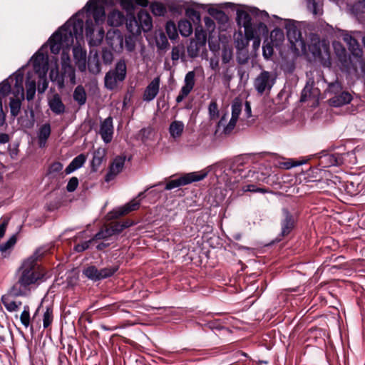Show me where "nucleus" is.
<instances>
[{"label":"nucleus","instance_id":"4","mask_svg":"<svg viewBox=\"0 0 365 365\" xmlns=\"http://www.w3.org/2000/svg\"><path fill=\"white\" fill-rule=\"evenodd\" d=\"M343 40L346 43L353 57L356 58L355 62L351 61L353 69L356 72L359 68L361 73H365V61L363 58V51L357 41L348 33L343 34Z\"/></svg>","mask_w":365,"mask_h":365},{"label":"nucleus","instance_id":"32","mask_svg":"<svg viewBox=\"0 0 365 365\" xmlns=\"http://www.w3.org/2000/svg\"><path fill=\"white\" fill-rule=\"evenodd\" d=\"M184 130V123L182 121L175 120L170 125L169 132L173 138L181 136Z\"/></svg>","mask_w":365,"mask_h":365},{"label":"nucleus","instance_id":"57","mask_svg":"<svg viewBox=\"0 0 365 365\" xmlns=\"http://www.w3.org/2000/svg\"><path fill=\"white\" fill-rule=\"evenodd\" d=\"M111 236L113 235H111L109 227H106V229L101 230L98 232H97L93 237V241L96 240H104L108 239Z\"/></svg>","mask_w":365,"mask_h":365},{"label":"nucleus","instance_id":"5","mask_svg":"<svg viewBox=\"0 0 365 365\" xmlns=\"http://www.w3.org/2000/svg\"><path fill=\"white\" fill-rule=\"evenodd\" d=\"M48 43L51 52L53 54H58L61 50L69 48L73 43L71 34L63 33L58 29L49 38Z\"/></svg>","mask_w":365,"mask_h":365},{"label":"nucleus","instance_id":"8","mask_svg":"<svg viewBox=\"0 0 365 365\" xmlns=\"http://www.w3.org/2000/svg\"><path fill=\"white\" fill-rule=\"evenodd\" d=\"M206 176L207 173L204 171L190 173L178 179L170 180L165 185V190H170L193 182H197L203 180Z\"/></svg>","mask_w":365,"mask_h":365},{"label":"nucleus","instance_id":"43","mask_svg":"<svg viewBox=\"0 0 365 365\" xmlns=\"http://www.w3.org/2000/svg\"><path fill=\"white\" fill-rule=\"evenodd\" d=\"M245 40V43H242V46H247L250 40H252L255 37V31L252 27V24L244 26Z\"/></svg>","mask_w":365,"mask_h":365},{"label":"nucleus","instance_id":"9","mask_svg":"<svg viewBox=\"0 0 365 365\" xmlns=\"http://www.w3.org/2000/svg\"><path fill=\"white\" fill-rule=\"evenodd\" d=\"M59 29L63 33L71 34V38L73 40L74 37L76 38H78V36L82 35L83 29V19L72 17Z\"/></svg>","mask_w":365,"mask_h":365},{"label":"nucleus","instance_id":"33","mask_svg":"<svg viewBox=\"0 0 365 365\" xmlns=\"http://www.w3.org/2000/svg\"><path fill=\"white\" fill-rule=\"evenodd\" d=\"M73 99L79 106H83L86 102V93L82 86H78L73 92Z\"/></svg>","mask_w":365,"mask_h":365},{"label":"nucleus","instance_id":"47","mask_svg":"<svg viewBox=\"0 0 365 365\" xmlns=\"http://www.w3.org/2000/svg\"><path fill=\"white\" fill-rule=\"evenodd\" d=\"M287 36L290 41L294 43V41H297L301 38V34L295 26L287 27Z\"/></svg>","mask_w":365,"mask_h":365},{"label":"nucleus","instance_id":"2","mask_svg":"<svg viewBox=\"0 0 365 365\" xmlns=\"http://www.w3.org/2000/svg\"><path fill=\"white\" fill-rule=\"evenodd\" d=\"M83 9L86 13L85 34L91 46H99L104 37L103 24L106 19L104 7L99 0H89Z\"/></svg>","mask_w":365,"mask_h":365},{"label":"nucleus","instance_id":"15","mask_svg":"<svg viewBox=\"0 0 365 365\" xmlns=\"http://www.w3.org/2000/svg\"><path fill=\"white\" fill-rule=\"evenodd\" d=\"M140 205V200L137 198H133L129 202L125 204V205L120 207L112 212L113 217L118 218L120 216L125 215L132 211L137 210Z\"/></svg>","mask_w":365,"mask_h":365},{"label":"nucleus","instance_id":"40","mask_svg":"<svg viewBox=\"0 0 365 365\" xmlns=\"http://www.w3.org/2000/svg\"><path fill=\"white\" fill-rule=\"evenodd\" d=\"M49 77L51 81L52 82L56 83L59 88H64L63 81L62 79V76H61L58 68H56L55 69H51L49 73Z\"/></svg>","mask_w":365,"mask_h":365},{"label":"nucleus","instance_id":"64","mask_svg":"<svg viewBox=\"0 0 365 365\" xmlns=\"http://www.w3.org/2000/svg\"><path fill=\"white\" fill-rule=\"evenodd\" d=\"M93 242V238L88 240V241H85L82 243H80V244H78L76 245H75L74 247V250L77 252H83L85 250H86L90 245Z\"/></svg>","mask_w":365,"mask_h":365},{"label":"nucleus","instance_id":"61","mask_svg":"<svg viewBox=\"0 0 365 365\" xmlns=\"http://www.w3.org/2000/svg\"><path fill=\"white\" fill-rule=\"evenodd\" d=\"M10 220V217H3L0 220V238H2L6 230L7 226L9 225Z\"/></svg>","mask_w":365,"mask_h":365},{"label":"nucleus","instance_id":"27","mask_svg":"<svg viewBox=\"0 0 365 365\" xmlns=\"http://www.w3.org/2000/svg\"><path fill=\"white\" fill-rule=\"evenodd\" d=\"M125 17L122 12L118 10H113L108 16L107 21L111 26H119L123 24Z\"/></svg>","mask_w":365,"mask_h":365},{"label":"nucleus","instance_id":"16","mask_svg":"<svg viewBox=\"0 0 365 365\" xmlns=\"http://www.w3.org/2000/svg\"><path fill=\"white\" fill-rule=\"evenodd\" d=\"M32 64L36 73L38 74H46L48 71L47 58L43 53H36L32 57Z\"/></svg>","mask_w":365,"mask_h":365},{"label":"nucleus","instance_id":"20","mask_svg":"<svg viewBox=\"0 0 365 365\" xmlns=\"http://www.w3.org/2000/svg\"><path fill=\"white\" fill-rule=\"evenodd\" d=\"M51 128L49 123L42 125L38 131V144L39 148H43L46 145L47 140L51 135Z\"/></svg>","mask_w":365,"mask_h":365},{"label":"nucleus","instance_id":"26","mask_svg":"<svg viewBox=\"0 0 365 365\" xmlns=\"http://www.w3.org/2000/svg\"><path fill=\"white\" fill-rule=\"evenodd\" d=\"M205 39L203 38L200 41H194L191 40L187 48L188 56L190 58L197 57L199 55L200 51L205 48Z\"/></svg>","mask_w":365,"mask_h":365},{"label":"nucleus","instance_id":"58","mask_svg":"<svg viewBox=\"0 0 365 365\" xmlns=\"http://www.w3.org/2000/svg\"><path fill=\"white\" fill-rule=\"evenodd\" d=\"M102 60L105 64H110L113 61V53L107 48H103L102 50Z\"/></svg>","mask_w":365,"mask_h":365},{"label":"nucleus","instance_id":"42","mask_svg":"<svg viewBox=\"0 0 365 365\" xmlns=\"http://www.w3.org/2000/svg\"><path fill=\"white\" fill-rule=\"evenodd\" d=\"M150 8L155 16H162L166 13V8L163 4L159 2L152 3Z\"/></svg>","mask_w":365,"mask_h":365},{"label":"nucleus","instance_id":"10","mask_svg":"<svg viewBox=\"0 0 365 365\" xmlns=\"http://www.w3.org/2000/svg\"><path fill=\"white\" fill-rule=\"evenodd\" d=\"M107 44L115 52L120 53L123 48V36L118 29L109 30L106 36Z\"/></svg>","mask_w":365,"mask_h":365},{"label":"nucleus","instance_id":"34","mask_svg":"<svg viewBox=\"0 0 365 365\" xmlns=\"http://www.w3.org/2000/svg\"><path fill=\"white\" fill-rule=\"evenodd\" d=\"M178 30L183 36H189L192 33V26L187 20H180L178 22Z\"/></svg>","mask_w":365,"mask_h":365},{"label":"nucleus","instance_id":"1","mask_svg":"<svg viewBox=\"0 0 365 365\" xmlns=\"http://www.w3.org/2000/svg\"><path fill=\"white\" fill-rule=\"evenodd\" d=\"M49 246H42L23 261L16 273V282L9 289V295L13 297L26 296L33 286L38 284L43 280L44 273L37 261L50 251Z\"/></svg>","mask_w":365,"mask_h":365},{"label":"nucleus","instance_id":"41","mask_svg":"<svg viewBox=\"0 0 365 365\" xmlns=\"http://www.w3.org/2000/svg\"><path fill=\"white\" fill-rule=\"evenodd\" d=\"M26 99L30 101L34 99L36 90V81L34 80L26 81Z\"/></svg>","mask_w":365,"mask_h":365},{"label":"nucleus","instance_id":"22","mask_svg":"<svg viewBox=\"0 0 365 365\" xmlns=\"http://www.w3.org/2000/svg\"><path fill=\"white\" fill-rule=\"evenodd\" d=\"M11 90V86L8 81H4L0 84V126L3 125L5 123V114L2 108V98L8 96Z\"/></svg>","mask_w":365,"mask_h":365},{"label":"nucleus","instance_id":"54","mask_svg":"<svg viewBox=\"0 0 365 365\" xmlns=\"http://www.w3.org/2000/svg\"><path fill=\"white\" fill-rule=\"evenodd\" d=\"M243 192H260V193H267L268 190L264 187H258L253 184L247 185L242 187V188Z\"/></svg>","mask_w":365,"mask_h":365},{"label":"nucleus","instance_id":"29","mask_svg":"<svg viewBox=\"0 0 365 365\" xmlns=\"http://www.w3.org/2000/svg\"><path fill=\"white\" fill-rule=\"evenodd\" d=\"M105 156L106 150L103 148H99L94 151L91 161V167L93 171H96L98 170V168L102 164Z\"/></svg>","mask_w":365,"mask_h":365},{"label":"nucleus","instance_id":"30","mask_svg":"<svg viewBox=\"0 0 365 365\" xmlns=\"http://www.w3.org/2000/svg\"><path fill=\"white\" fill-rule=\"evenodd\" d=\"M88 67L89 71L93 74H98L101 72V67L97 51H96L93 56L89 57Z\"/></svg>","mask_w":365,"mask_h":365},{"label":"nucleus","instance_id":"17","mask_svg":"<svg viewBox=\"0 0 365 365\" xmlns=\"http://www.w3.org/2000/svg\"><path fill=\"white\" fill-rule=\"evenodd\" d=\"M342 162L341 156L338 153L321 152V165L324 168L336 166Z\"/></svg>","mask_w":365,"mask_h":365},{"label":"nucleus","instance_id":"44","mask_svg":"<svg viewBox=\"0 0 365 365\" xmlns=\"http://www.w3.org/2000/svg\"><path fill=\"white\" fill-rule=\"evenodd\" d=\"M30 307L29 305H25L24 307L23 312L20 315V321L21 324L27 328L30 324Z\"/></svg>","mask_w":365,"mask_h":365},{"label":"nucleus","instance_id":"51","mask_svg":"<svg viewBox=\"0 0 365 365\" xmlns=\"http://www.w3.org/2000/svg\"><path fill=\"white\" fill-rule=\"evenodd\" d=\"M166 33L170 39H175L178 36L176 26L173 21H168L165 26Z\"/></svg>","mask_w":365,"mask_h":365},{"label":"nucleus","instance_id":"49","mask_svg":"<svg viewBox=\"0 0 365 365\" xmlns=\"http://www.w3.org/2000/svg\"><path fill=\"white\" fill-rule=\"evenodd\" d=\"M208 113L210 120H215L219 117L218 106L216 101H212L208 106Z\"/></svg>","mask_w":365,"mask_h":365},{"label":"nucleus","instance_id":"3","mask_svg":"<svg viewBox=\"0 0 365 365\" xmlns=\"http://www.w3.org/2000/svg\"><path fill=\"white\" fill-rule=\"evenodd\" d=\"M127 66L124 60L118 61L113 69L106 73L104 78L105 86L108 90L115 89L126 77Z\"/></svg>","mask_w":365,"mask_h":365},{"label":"nucleus","instance_id":"59","mask_svg":"<svg viewBox=\"0 0 365 365\" xmlns=\"http://www.w3.org/2000/svg\"><path fill=\"white\" fill-rule=\"evenodd\" d=\"M120 4L127 12H131L135 9L134 0H120Z\"/></svg>","mask_w":365,"mask_h":365},{"label":"nucleus","instance_id":"48","mask_svg":"<svg viewBox=\"0 0 365 365\" xmlns=\"http://www.w3.org/2000/svg\"><path fill=\"white\" fill-rule=\"evenodd\" d=\"M73 56L76 58L78 56L80 59L78 60V63L82 61V66L78 65V68L81 71H83L86 68V52H83L81 49H78L77 48H73Z\"/></svg>","mask_w":365,"mask_h":365},{"label":"nucleus","instance_id":"18","mask_svg":"<svg viewBox=\"0 0 365 365\" xmlns=\"http://www.w3.org/2000/svg\"><path fill=\"white\" fill-rule=\"evenodd\" d=\"M138 24H139L140 30L147 32L153 28L152 18L145 11H140L138 14Z\"/></svg>","mask_w":365,"mask_h":365},{"label":"nucleus","instance_id":"35","mask_svg":"<svg viewBox=\"0 0 365 365\" xmlns=\"http://www.w3.org/2000/svg\"><path fill=\"white\" fill-rule=\"evenodd\" d=\"M312 96L316 98V102L317 103H318L319 101V96H317L313 93L312 84H309L308 83L302 90L300 101L302 102L307 101L309 98H310Z\"/></svg>","mask_w":365,"mask_h":365},{"label":"nucleus","instance_id":"62","mask_svg":"<svg viewBox=\"0 0 365 365\" xmlns=\"http://www.w3.org/2000/svg\"><path fill=\"white\" fill-rule=\"evenodd\" d=\"M184 48L183 46H176L173 47L171 51V58L173 61H178L181 53L183 52Z\"/></svg>","mask_w":365,"mask_h":365},{"label":"nucleus","instance_id":"23","mask_svg":"<svg viewBox=\"0 0 365 365\" xmlns=\"http://www.w3.org/2000/svg\"><path fill=\"white\" fill-rule=\"evenodd\" d=\"M50 109L56 115H61L65 112V106L58 94H55L48 101Z\"/></svg>","mask_w":365,"mask_h":365},{"label":"nucleus","instance_id":"45","mask_svg":"<svg viewBox=\"0 0 365 365\" xmlns=\"http://www.w3.org/2000/svg\"><path fill=\"white\" fill-rule=\"evenodd\" d=\"M118 269L117 266H111L100 269L98 275L100 280L112 276Z\"/></svg>","mask_w":365,"mask_h":365},{"label":"nucleus","instance_id":"6","mask_svg":"<svg viewBox=\"0 0 365 365\" xmlns=\"http://www.w3.org/2000/svg\"><path fill=\"white\" fill-rule=\"evenodd\" d=\"M16 83L13 90L14 97L11 98L9 102L10 112L12 116H17L21 110V101L24 99V90L23 87L24 76L17 74L15 76Z\"/></svg>","mask_w":365,"mask_h":365},{"label":"nucleus","instance_id":"31","mask_svg":"<svg viewBox=\"0 0 365 365\" xmlns=\"http://www.w3.org/2000/svg\"><path fill=\"white\" fill-rule=\"evenodd\" d=\"M1 302L6 309V310L9 312H16L19 310L20 306L21 305V301H15L10 298L9 296H2Z\"/></svg>","mask_w":365,"mask_h":365},{"label":"nucleus","instance_id":"53","mask_svg":"<svg viewBox=\"0 0 365 365\" xmlns=\"http://www.w3.org/2000/svg\"><path fill=\"white\" fill-rule=\"evenodd\" d=\"M185 14L194 23H199L200 21V13L192 8H187L185 10Z\"/></svg>","mask_w":365,"mask_h":365},{"label":"nucleus","instance_id":"19","mask_svg":"<svg viewBox=\"0 0 365 365\" xmlns=\"http://www.w3.org/2000/svg\"><path fill=\"white\" fill-rule=\"evenodd\" d=\"M284 218L281 222L282 225V235L286 236L289 235L294 226V220L293 216L286 209L283 210Z\"/></svg>","mask_w":365,"mask_h":365},{"label":"nucleus","instance_id":"52","mask_svg":"<svg viewBox=\"0 0 365 365\" xmlns=\"http://www.w3.org/2000/svg\"><path fill=\"white\" fill-rule=\"evenodd\" d=\"M39 80L38 81V91L43 93L48 88V82L46 79V74H38Z\"/></svg>","mask_w":365,"mask_h":365},{"label":"nucleus","instance_id":"55","mask_svg":"<svg viewBox=\"0 0 365 365\" xmlns=\"http://www.w3.org/2000/svg\"><path fill=\"white\" fill-rule=\"evenodd\" d=\"M333 46L336 55L339 57L340 60L342 61L343 58H346V49L339 42H334Z\"/></svg>","mask_w":365,"mask_h":365},{"label":"nucleus","instance_id":"60","mask_svg":"<svg viewBox=\"0 0 365 365\" xmlns=\"http://www.w3.org/2000/svg\"><path fill=\"white\" fill-rule=\"evenodd\" d=\"M273 46L270 43H264L262 46L263 56L266 59H269L273 54Z\"/></svg>","mask_w":365,"mask_h":365},{"label":"nucleus","instance_id":"28","mask_svg":"<svg viewBox=\"0 0 365 365\" xmlns=\"http://www.w3.org/2000/svg\"><path fill=\"white\" fill-rule=\"evenodd\" d=\"M352 99L350 93L348 92H342L338 96H335L329 100L330 105L334 107H339L343 105L349 103Z\"/></svg>","mask_w":365,"mask_h":365},{"label":"nucleus","instance_id":"37","mask_svg":"<svg viewBox=\"0 0 365 365\" xmlns=\"http://www.w3.org/2000/svg\"><path fill=\"white\" fill-rule=\"evenodd\" d=\"M250 15L245 11H238L237 13V21L240 26H244L251 23Z\"/></svg>","mask_w":365,"mask_h":365},{"label":"nucleus","instance_id":"7","mask_svg":"<svg viewBox=\"0 0 365 365\" xmlns=\"http://www.w3.org/2000/svg\"><path fill=\"white\" fill-rule=\"evenodd\" d=\"M276 81L275 76L267 71H262L255 79L254 87L260 94L269 93Z\"/></svg>","mask_w":365,"mask_h":365},{"label":"nucleus","instance_id":"36","mask_svg":"<svg viewBox=\"0 0 365 365\" xmlns=\"http://www.w3.org/2000/svg\"><path fill=\"white\" fill-rule=\"evenodd\" d=\"M63 165L58 161L52 163L47 170L46 175L54 178L58 173L62 171Z\"/></svg>","mask_w":365,"mask_h":365},{"label":"nucleus","instance_id":"21","mask_svg":"<svg viewBox=\"0 0 365 365\" xmlns=\"http://www.w3.org/2000/svg\"><path fill=\"white\" fill-rule=\"evenodd\" d=\"M60 74L64 85L66 82L68 81L72 85L76 84V72L72 65H62Z\"/></svg>","mask_w":365,"mask_h":365},{"label":"nucleus","instance_id":"50","mask_svg":"<svg viewBox=\"0 0 365 365\" xmlns=\"http://www.w3.org/2000/svg\"><path fill=\"white\" fill-rule=\"evenodd\" d=\"M270 38L272 42L276 41L275 44L277 45L278 43L283 41L284 38V33L281 29H275L271 32Z\"/></svg>","mask_w":365,"mask_h":365},{"label":"nucleus","instance_id":"11","mask_svg":"<svg viewBox=\"0 0 365 365\" xmlns=\"http://www.w3.org/2000/svg\"><path fill=\"white\" fill-rule=\"evenodd\" d=\"M195 84V72L189 71L186 73L184 79V85L181 88L178 96L176 98L177 103H180L192 91Z\"/></svg>","mask_w":365,"mask_h":365},{"label":"nucleus","instance_id":"39","mask_svg":"<svg viewBox=\"0 0 365 365\" xmlns=\"http://www.w3.org/2000/svg\"><path fill=\"white\" fill-rule=\"evenodd\" d=\"M83 273L86 277L93 281L100 280L99 270L95 266L88 267L83 270Z\"/></svg>","mask_w":365,"mask_h":365},{"label":"nucleus","instance_id":"12","mask_svg":"<svg viewBox=\"0 0 365 365\" xmlns=\"http://www.w3.org/2000/svg\"><path fill=\"white\" fill-rule=\"evenodd\" d=\"M113 133V118L109 116L101 122L99 134L103 141L107 144L112 141Z\"/></svg>","mask_w":365,"mask_h":365},{"label":"nucleus","instance_id":"38","mask_svg":"<svg viewBox=\"0 0 365 365\" xmlns=\"http://www.w3.org/2000/svg\"><path fill=\"white\" fill-rule=\"evenodd\" d=\"M16 242V238L15 235L11 236L5 243L0 245V252L4 257H6L9 254V250L14 247Z\"/></svg>","mask_w":365,"mask_h":365},{"label":"nucleus","instance_id":"24","mask_svg":"<svg viewBox=\"0 0 365 365\" xmlns=\"http://www.w3.org/2000/svg\"><path fill=\"white\" fill-rule=\"evenodd\" d=\"M308 48L314 57L319 56V37L315 33L310 32L307 36Z\"/></svg>","mask_w":365,"mask_h":365},{"label":"nucleus","instance_id":"13","mask_svg":"<svg viewBox=\"0 0 365 365\" xmlns=\"http://www.w3.org/2000/svg\"><path fill=\"white\" fill-rule=\"evenodd\" d=\"M125 158L117 156L111 163L108 172L105 176L106 182H108L115 179V178L123 170L125 165Z\"/></svg>","mask_w":365,"mask_h":365},{"label":"nucleus","instance_id":"63","mask_svg":"<svg viewBox=\"0 0 365 365\" xmlns=\"http://www.w3.org/2000/svg\"><path fill=\"white\" fill-rule=\"evenodd\" d=\"M242 104L240 102H234L232 104V118L238 119L241 113Z\"/></svg>","mask_w":365,"mask_h":365},{"label":"nucleus","instance_id":"14","mask_svg":"<svg viewBox=\"0 0 365 365\" xmlns=\"http://www.w3.org/2000/svg\"><path fill=\"white\" fill-rule=\"evenodd\" d=\"M160 77L155 78L145 88L143 99L144 101L150 102L158 95L160 89Z\"/></svg>","mask_w":365,"mask_h":365},{"label":"nucleus","instance_id":"25","mask_svg":"<svg viewBox=\"0 0 365 365\" xmlns=\"http://www.w3.org/2000/svg\"><path fill=\"white\" fill-rule=\"evenodd\" d=\"M86 161V157L84 154H80L74 158L69 165L66 168L65 173L66 175L71 174L77 169L81 168Z\"/></svg>","mask_w":365,"mask_h":365},{"label":"nucleus","instance_id":"46","mask_svg":"<svg viewBox=\"0 0 365 365\" xmlns=\"http://www.w3.org/2000/svg\"><path fill=\"white\" fill-rule=\"evenodd\" d=\"M53 308L47 307L43 317V325L45 329L51 325L53 322Z\"/></svg>","mask_w":365,"mask_h":365},{"label":"nucleus","instance_id":"56","mask_svg":"<svg viewBox=\"0 0 365 365\" xmlns=\"http://www.w3.org/2000/svg\"><path fill=\"white\" fill-rule=\"evenodd\" d=\"M126 26L129 31L132 34H138L140 33V26L138 24V21L135 18L133 19H130L128 22L126 24Z\"/></svg>","mask_w":365,"mask_h":365}]
</instances>
